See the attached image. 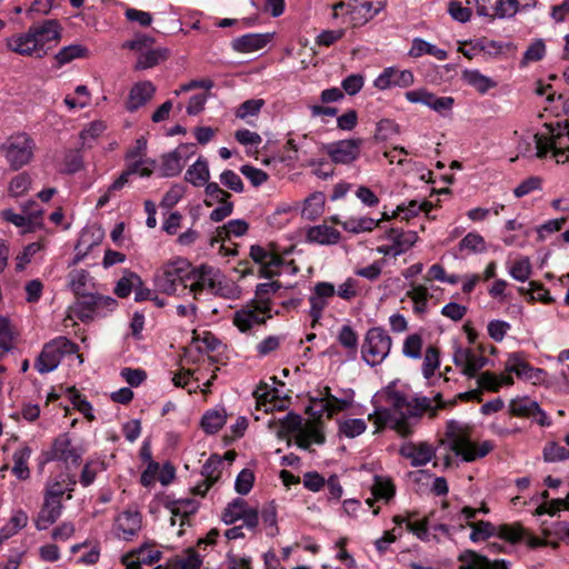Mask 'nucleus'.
Returning <instances> with one entry per match:
<instances>
[{
    "label": "nucleus",
    "instance_id": "1",
    "mask_svg": "<svg viewBox=\"0 0 569 569\" xmlns=\"http://www.w3.org/2000/svg\"><path fill=\"white\" fill-rule=\"evenodd\" d=\"M383 395L390 408H377L368 417L375 423L376 432L389 427L400 436L407 437L412 433L415 426L425 412L431 411L432 416L436 415V409L429 397L419 396L409 399L403 392L396 389L395 382L383 389Z\"/></svg>",
    "mask_w": 569,
    "mask_h": 569
},
{
    "label": "nucleus",
    "instance_id": "2",
    "mask_svg": "<svg viewBox=\"0 0 569 569\" xmlns=\"http://www.w3.org/2000/svg\"><path fill=\"white\" fill-rule=\"evenodd\" d=\"M62 27L56 19L32 24L27 32L7 39L8 48L21 56L43 58L61 40Z\"/></svg>",
    "mask_w": 569,
    "mask_h": 569
},
{
    "label": "nucleus",
    "instance_id": "3",
    "mask_svg": "<svg viewBox=\"0 0 569 569\" xmlns=\"http://www.w3.org/2000/svg\"><path fill=\"white\" fill-rule=\"evenodd\" d=\"M191 263L183 258H176L163 263L154 273L156 288L168 296L188 293Z\"/></svg>",
    "mask_w": 569,
    "mask_h": 569
},
{
    "label": "nucleus",
    "instance_id": "4",
    "mask_svg": "<svg viewBox=\"0 0 569 569\" xmlns=\"http://www.w3.org/2000/svg\"><path fill=\"white\" fill-rule=\"evenodd\" d=\"M446 437L450 442V449L467 462L486 457L493 449V443L489 440L479 446L473 443L470 440V427L457 420L447 422Z\"/></svg>",
    "mask_w": 569,
    "mask_h": 569
},
{
    "label": "nucleus",
    "instance_id": "5",
    "mask_svg": "<svg viewBox=\"0 0 569 569\" xmlns=\"http://www.w3.org/2000/svg\"><path fill=\"white\" fill-rule=\"evenodd\" d=\"M223 281L224 277L218 268L206 263L199 267L191 264L188 293L192 295L194 299H199L203 292L218 297H229V288Z\"/></svg>",
    "mask_w": 569,
    "mask_h": 569
},
{
    "label": "nucleus",
    "instance_id": "6",
    "mask_svg": "<svg viewBox=\"0 0 569 569\" xmlns=\"http://www.w3.org/2000/svg\"><path fill=\"white\" fill-rule=\"evenodd\" d=\"M392 347V338L382 327H372L367 330L361 346V358L370 367L385 361Z\"/></svg>",
    "mask_w": 569,
    "mask_h": 569
},
{
    "label": "nucleus",
    "instance_id": "7",
    "mask_svg": "<svg viewBox=\"0 0 569 569\" xmlns=\"http://www.w3.org/2000/svg\"><path fill=\"white\" fill-rule=\"evenodd\" d=\"M34 141L27 133L10 136L0 147L2 156L13 170L28 164L33 157Z\"/></svg>",
    "mask_w": 569,
    "mask_h": 569
},
{
    "label": "nucleus",
    "instance_id": "8",
    "mask_svg": "<svg viewBox=\"0 0 569 569\" xmlns=\"http://www.w3.org/2000/svg\"><path fill=\"white\" fill-rule=\"evenodd\" d=\"M78 352V345L66 337H58L46 343L34 362L36 369L40 373L53 371L66 355Z\"/></svg>",
    "mask_w": 569,
    "mask_h": 569
},
{
    "label": "nucleus",
    "instance_id": "9",
    "mask_svg": "<svg viewBox=\"0 0 569 569\" xmlns=\"http://www.w3.org/2000/svg\"><path fill=\"white\" fill-rule=\"evenodd\" d=\"M536 154L539 158L546 157L551 152L558 163H563L569 159V133L561 131L550 134H535Z\"/></svg>",
    "mask_w": 569,
    "mask_h": 569
},
{
    "label": "nucleus",
    "instance_id": "10",
    "mask_svg": "<svg viewBox=\"0 0 569 569\" xmlns=\"http://www.w3.org/2000/svg\"><path fill=\"white\" fill-rule=\"evenodd\" d=\"M46 455L47 461H59L66 466H78L83 450L72 445L69 433H61L53 440L51 449Z\"/></svg>",
    "mask_w": 569,
    "mask_h": 569
},
{
    "label": "nucleus",
    "instance_id": "11",
    "mask_svg": "<svg viewBox=\"0 0 569 569\" xmlns=\"http://www.w3.org/2000/svg\"><path fill=\"white\" fill-rule=\"evenodd\" d=\"M363 140L345 139L326 144L323 148L336 164H350L360 157Z\"/></svg>",
    "mask_w": 569,
    "mask_h": 569
},
{
    "label": "nucleus",
    "instance_id": "12",
    "mask_svg": "<svg viewBox=\"0 0 569 569\" xmlns=\"http://www.w3.org/2000/svg\"><path fill=\"white\" fill-rule=\"evenodd\" d=\"M405 98L410 103L423 104L443 117L451 112L455 104L452 97H438L425 88L407 91Z\"/></svg>",
    "mask_w": 569,
    "mask_h": 569
},
{
    "label": "nucleus",
    "instance_id": "13",
    "mask_svg": "<svg viewBox=\"0 0 569 569\" xmlns=\"http://www.w3.org/2000/svg\"><path fill=\"white\" fill-rule=\"evenodd\" d=\"M452 360L456 367L461 368V373L468 378H476L489 362V359L481 352L463 347L455 349Z\"/></svg>",
    "mask_w": 569,
    "mask_h": 569
},
{
    "label": "nucleus",
    "instance_id": "14",
    "mask_svg": "<svg viewBox=\"0 0 569 569\" xmlns=\"http://www.w3.org/2000/svg\"><path fill=\"white\" fill-rule=\"evenodd\" d=\"M387 0H350L348 14L353 28L362 27L373 19L386 6Z\"/></svg>",
    "mask_w": 569,
    "mask_h": 569
},
{
    "label": "nucleus",
    "instance_id": "15",
    "mask_svg": "<svg viewBox=\"0 0 569 569\" xmlns=\"http://www.w3.org/2000/svg\"><path fill=\"white\" fill-rule=\"evenodd\" d=\"M250 257L256 263L260 264V277L266 279L278 276L279 269L284 263V260L280 254L259 244L250 247Z\"/></svg>",
    "mask_w": 569,
    "mask_h": 569
},
{
    "label": "nucleus",
    "instance_id": "16",
    "mask_svg": "<svg viewBox=\"0 0 569 569\" xmlns=\"http://www.w3.org/2000/svg\"><path fill=\"white\" fill-rule=\"evenodd\" d=\"M194 153L193 143H181L173 151L161 158V174L163 177H176L181 171L186 161Z\"/></svg>",
    "mask_w": 569,
    "mask_h": 569
},
{
    "label": "nucleus",
    "instance_id": "17",
    "mask_svg": "<svg viewBox=\"0 0 569 569\" xmlns=\"http://www.w3.org/2000/svg\"><path fill=\"white\" fill-rule=\"evenodd\" d=\"M272 317L271 310H261L258 308V302L252 300L246 307L236 311L233 323L241 332H247L253 326L262 325Z\"/></svg>",
    "mask_w": 569,
    "mask_h": 569
},
{
    "label": "nucleus",
    "instance_id": "18",
    "mask_svg": "<svg viewBox=\"0 0 569 569\" xmlns=\"http://www.w3.org/2000/svg\"><path fill=\"white\" fill-rule=\"evenodd\" d=\"M142 527V515L134 509H127L120 512L113 525L118 538L130 541L138 535Z\"/></svg>",
    "mask_w": 569,
    "mask_h": 569
},
{
    "label": "nucleus",
    "instance_id": "19",
    "mask_svg": "<svg viewBox=\"0 0 569 569\" xmlns=\"http://www.w3.org/2000/svg\"><path fill=\"white\" fill-rule=\"evenodd\" d=\"M415 83V76L411 70H400L396 67L385 68L375 79L373 86L379 90H388L393 87L408 88Z\"/></svg>",
    "mask_w": 569,
    "mask_h": 569
},
{
    "label": "nucleus",
    "instance_id": "20",
    "mask_svg": "<svg viewBox=\"0 0 569 569\" xmlns=\"http://www.w3.org/2000/svg\"><path fill=\"white\" fill-rule=\"evenodd\" d=\"M336 295V288L332 283L321 281L316 283L312 293L309 297L310 310L309 315L312 319V327L319 322L322 317L325 308L328 306V300Z\"/></svg>",
    "mask_w": 569,
    "mask_h": 569
},
{
    "label": "nucleus",
    "instance_id": "21",
    "mask_svg": "<svg viewBox=\"0 0 569 569\" xmlns=\"http://www.w3.org/2000/svg\"><path fill=\"white\" fill-rule=\"evenodd\" d=\"M497 537L500 539H503L505 541H508L512 545L519 543L521 541H526V543L530 548H537L545 546L546 542L536 537L530 535L526 528H523L520 523H503L499 525L497 527Z\"/></svg>",
    "mask_w": 569,
    "mask_h": 569
},
{
    "label": "nucleus",
    "instance_id": "22",
    "mask_svg": "<svg viewBox=\"0 0 569 569\" xmlns=\"http://www.w3.org/2000/svg\"><path fill=\"white\" fill-rule=\"evenodd\" d=\"M497 537L500 539H503L505 541H508L512 545L519 543L521 541H526V543L530 548H537L545 546L546 542L536 537L530 535L526 528H523L520 523H503L499 525L497 527Z\"/></svg>",
    "mask_w": 569,
    "mask_h": 569
},
{
    "label": "nucleus",
    "instance_id": "23",
    "mask_svg": "<svg viewBox=\"0 0 569 569\" xmlns=\"http://www.w3.org/2000/svg\"><path fill=\"white\" fill-rule=\"evenodd\" d=\"M76 485L77 480L74 475L61 473L56 478L47 480L43 496L62 502L63 496L67 495V499L70 500Z\"/></svg>",
    "mask_w": 569,
    "mask_h": 569
},
{
    "label": "nucleus",
    "instance_id": "24",
    "mask_svg": "<svg viewBox=\"0 0 569 569\" xmlns=\"http://www.w3.org/2000/svg\"><path fill=\"white\" fill-rule=\"evenodd\" d=\"M399 453L409 459L412 467H422L432 460L436 450L428 442H405L400 446Z\"/></svg>",
    "mask_w": 569,
    "mask_h": 569
},
{
    "label": "nucleus",
    "instance_id": "25",
    "mask_svg": "<svg viewBox=\"0 0 569 569\" xmlns=\"http://www.w3.org/2000/svg\"><path fill=\"white\" fill-rule=\"evenodd\" d=\"M156 86L149 81H139L134 83L128 94L126 108L129 112H134L146 106L154 96Z\"/></svg>",
    "mask_w": 569,
    "mask_h": 569
},
{
    "label": "nucleus",
    "instance_id": "26",
    "mask_svg": "<svg viewBox=\"0 0 569 569\" xmlns=\"http://www.w3.org/2000/svg\"><path fill=\"white\" fill-rule=\"evenodd\" d=\"M506 371L515 373L518 378L539 381L545 371L542 369L531 367L525 361L519 353H510L505 366Z\"/></svg>",
    "mask_w": 569,
    "mask_h": 569
},
{
    "label": "nucleus",
    "instance_id": "27",
    "mask_svg": "<svg viewBox=\"0 0 569 569\" xmlns=\"http://www.w3.org/2000/svg\"><path fill=\"white\" fill-rule=\"evenodd\" d=\"M63 503L60 500L50 499L43 496V503L36 518L38 530H46L53 525L62 513Z\"/></svg>",
    "mask_w": 569,
    "mask_h": 569
},
{
    "label": "nucleus",
    "instance_id": "28",
    "mask_svg": "<svg viewBox=\"0 0 569 569\" xmlns=\"http://www.w3.org/2000/svg\"><path fill=\"white\" fill-rule=\"evenodd\" d=\"M269 33H248L232 40V49L240 53H250L264 48L270 41Z\"/></svg>",
    "mask_w": 569,
    "mask_h": 569
},
{
    "label": "nucleus",
    "instance_id": "29",
    "mask_svg": "<svg viewBox=\"0 0 569 569\" xmlns=\"http://www.w3.org/2000/svg\"><path fill=\"white\" fill-rule=\"evenodd\" d=\"M306 239L321 246L336 244L340 240V232L331 226L318 224L307 230Z\"/></svg>",
    "mask_w": 569,
    "mask_h": 569
},
{
    "label": "nucleus",
    "instance_id": "30",
    "mask_svg": "<svg viewBox=\"0 0 569 569\" xmlns=\"http://www.w3.org/2000/svg\"><path fill=\"white\" fill-rule=\"evenodd\" d=\"M167 508L172 513L171 526H176L177 518H180V527L184 526L189 516L197 512L199 503L191 498L173 500L167 505Z\"/></svg>",
    "mask_w": 569,
    "mask_h": 569
},
{
    "label": "nucleus",
    "instance_id": "31",
    "mask_svg": "<svg viewBox=\"0 0 569 569\" xmlns=\"http://www.w3.org/2000/svg\"><path fill=\"white\" fill-rule=\"evenodd\" d=\"M385 237L391 242L398 256L408 251L418 240L416 231H403L396 228L388 230Z\"/></svg>",
    "mask_w": 569,
    "mask_h": 569
},
{
    "label": "nucleus",
    "instance_id": "32",
    "mask_svg": "<svg viewBox=\"0 0 569 569\" xmlns=\"http://www.w3.org/2000/svg\"><path fill=\"white\" fill-rule=\"evenodd\" d=\"M209 179L210 170L208 161L203 157H199L184 173V180L193 187H203L209 182Z\"/></svg>",
    "mask_w": 569,
    "mask_h": 569
},
{
    "label": "nucleus",
    "instance_id": "33",
    "mask_svg": "<svg viewBox=\"0 0 569 569\" xmlns=\"http://www.w3.org/2000/svg\"><path fill=\"white\" fill-rule=\"evenodd\" d=\"M96 297L97 293H93L91 291L78 296L77 301L70 307V310L81 321H88L93 319L96 311Z\"/></svg>",
    "mask_w": 569,
    "mask_h": 569
},
{
    "label": "nucleus",
    "instance_id": "34",
    "mask_svg": "<svg viewBox=\"0 0 569 569\" xmlns=\"http://www.w3.org/2000/svg\"><path fill=\"white\" fill-rule=\"evenodd\" d=\"M68 286L74 296L84 295L91 291L93 279L84 269H76L68 274Z\"/></svg>",
    "mask_w": 569,
    "mask_h": 569
},
{
    "label": "nucleus",
    "instance_id": "35",
    "mask_svg": "<svg viewBox=\"0 0 569 569\" xmlns=\"http://www.w3.org/2000/svg\"><path fill=\"white\" fill-rule=\"evenodd\" d=\"M409 57L419 58L423 54H429L437 58L440 61H443L448 58V52L443 49L438 48L437 46L421 39L415 38L411 43V48L408 51Z\"/></svg>",
    "mask_w": 569,
    "mask_h": 569
},
{
    "label": "nucleus",
    "instance_id": "36",
    "mask_svg": "<svg viewBox=\"0 0 569 569\" xmlns=\"http://www.w3.org/2000/svg\"><path fill=\"white\" fill-rule=\"evenodd\" d=\"M253 396L257 400V409L259 410L269 412L277 407L274 403L279 398L277 388H270L267 383L261 382L253 391Z\"/></svg>",
    "mask_w": 569,
    "mask_h": 569
},
{
    "label": "nucleus",
    "instance_id": "37",
    "mask_svg": "<svg viewBox=\"0 0 569 569\" xmlns=\"http://www.w3.org/2000/svg\"><path fill=\"white\" fill-rule=\"evenodd\" d=\"M462 79L480 94H486L490 89L497 87V82L495 80L482 74L479 70H465Z\"/></svg>",
    "mask_w": 569,
    "mask_h": 569
},
{
    "label": "nucleus",
    "instance_id": "38",
    "mask_svg": "<svg viewBox=\"0 0 569 569\" xmlns=\"http://www.w3.org/2000/svg\"><path fill=\"white\" fill-rule=\"evenodd\" d=\"M30 456L31 449L28 446L19 448L12 456V472L20 480H26L30 477V470L28 467V460L30 459Z\"/></svg>",
    "mask_w": 569,
    "mask_h": 569
},
{
    "label": "nucleus",
    "instance_id": "39",
    "mask_svg": "<svg viewBox=\"0 0 569 569\" xmlns=\"http://www.w3.org/2000/svg\"><path fill=\"white\" fill-rule=\"evenodd\" d=\"M168 58L167 49H151L144 52H141L137 59L134 69L136 70H146L156 67L161 61Z\"/></svg>",
    "mask_w": 569,
    "mask_h": 569
},
{
    "label": "nucleus",
    "instance_id": "40",
    "mask_svg": "<svg viewBox=\"0 0 569 569\" xmlns=\"http://www.w3.org/2000/svg\"><path fill=\"white\" fill-rule=\"evenodd\" d=\"M467 526L471 529L469 535V539L472 542L485 541L491 537L497 536V527L490 521H476V522H467Z\"/></svg>",
    "mask_w": 569,
    "mask_h": 569
},
{
    "label": "nucleus",
    "instance_id": "41",
    "mask_svg": "<svg viewBox=\"0 0 569 569\" xmlns=\"http://www.w3.org/2000/svg\"><path fill=\"white\" fill-rule=\"evenodd\" d=\"M227 415L223 409L207 411L201 419L202 429L210 435L218 432L226 423Z\"/></svg>",
    "mask_w": 569,
    "mask_h": 569
},
{
    "label": "nucleus",
    "instance_id": "42",
    "mask_svg": "<svg viewBox=\"0 0 569 569\" xmlns=\"http://www.w3.org/2000/svg\"><path fill=\"white\" fill-rule=\"evenodd\" d=\"M459 569H489V559L473 550H465L458 557Z\"/></svg>",
    "mask_w": 569,
    "mask_h": 569
},
{
    "label": "nucleus",
    "instance_id": "43",
    "mask_svg": "<svg viewBox=\"0 0 569 569\" xmlns=\"http://www.w3.org/2000/svg\"><path fill=\"white\" fill-rule=\"evenodd\" d=\"M141 284V277L132 271H124L123 276L117 281L114 293L119 298H127L137 286Z\"/></svg>",
    "mask_w": 569,
    "mask_h": 569
},
{
    "label": "nucleus",
    "instance_id": "44",
    "mask_svg": "<svg viewBox=\"0 0 569 569\" xmlns=\"http://www.w3.org/2000/svg\"><path fill=\"white\" fill-rule=\"evenodd\" d=\"M281 288L277 281L259 283L256 288L254 301L261 310H271V301L269 296L276 293Z\"/></svg>",
    "mask_w": 569,
    "mask_h": 569
},
{
    "label": "nucleus",
    "instance_id": "45",
    "mask_svg": "<svg viewBox=\"0 0 569 569\" xmlns=\"http://www.w3.org/2000/svg\"><path fill=\"white\" fill-rule=\"evenodd\" d=\"M538 406V402L531 398L522 397L511 400L509 409L513 416L531 418L535 417Z\"/></svg>",
    "mask_w": 569,
    "mask_h": 569
},
{
    "label": "nucleus",
    "instance_id": "46",
    "mask_svg": "<svg viewBox=\"0 0 569 569\" xmlns=\"http://www.w3.org/2000/svg\"><path fill=\"white\" fill-rule=\"evenodd\" d=\"M88 53V49L81 44H69L59 50L54 56L57 67L60 68L77 58H83Z\"/></svg>",
    "mask_w": 569,
    "mask_h": 569
},
{
    "label": "nucleus",
    "instance_id": "47",
    "mask_svg": "<svg viewBox=\"0 0 569 569\" xmlns=\"http://www.w3.org/2000/svg\"><path fill=\"white\" fill-rule=\"evenodd\" d=\"M311 443L323 445L326 442L325 425L322 420H308L300 430Z\"/></svg>",
    "mask_w": 569,
    "mask_h": 569
},
{
    "label": "nucleus",
    "instance_id": "48",
    "mask_svg": "<svg viewBox=\"0 0 569 569\" xmlns=\"http://www.w3.org/2000/svg\"><path fill=\"white\" fill-rule=\"evenodd\" d=\"M380 221L369 217L349 218L342 223V227L348 232L360 233L373 230Z\"/></svg>",
    "mask_w": 569,
    "mask_h": 569
},
{
    "label": "nucleus",
    "instance_id": "49",
    "mask_svg": "<svg viewBox=\"0 0 569 569\" xmlns=\"http://www.w3.org/2000/svg\"><path fill=\"white\" fill-rule=\"evenodd\" d=\"M316 396H310V403L313 405H322V403H335L338 405V409H347L351 402L347 399H339L331 393V389L328 386H325L321 389H318Z\"/></svg>",
    "mask_w": 569,
    "mask_h": 569
},
{
    "label": "nucleus",
    "instance_id": "50",
    "mask_svg": "<svg viewBox=\"0 0 569 569\" xmlns=\"http://www.w3.org/2000/svg\"><path fill=\"white\" fill-rule=\"evenodd\" d=\"M407 297L413 301V311L416 313L423 315L427 312L429 299V291L427 287L422 284L412 286V288L407 292Z\"/></svg>",
    "mask_w": 569,
    "mask_h": 569
},
{
    "label": "nucleus",
    "instance_id": "51",
    "mask_svg": "<svg viewBox=\"0 0 569 569\" xmlns=\"http://www.w3.org/2000/svg\"><path fill=\"white\" fill-rule=\"evenodd\" d=\"M247 502L242 498H236L228 503L222 512V521L226 525H232L237 520L241 519L244 511L247 510Z\"/></svg>",
    "mask_w": 569,
    "mask_h": 569
},
{
    "label": "nucleus",
    "instance_id": "52",
    "mask_svg": "<svg viewBox=\"0 0 569 569\" xmlns=\"http://www.w3.org/2000/svg\"><path fill=\"white\" fill-rule=\"evenodd\" d=\"M532 272L530 259L528 257H521L512 262L509 268V274L512 279L526 282Z\"/></svg>",
    "mask_w": 569,
    "mask_h": 569
},
{
    "label": "nucleus",
    "instance_id": "53",
    "mask_svg": "<svg viewBox=\"0 0 569 569\" xmlns=\"http://www.w3.org/2000/svg\"><path fill=\"white\" fill-rule=\"evenodd\" d=\"M423 340L420 333H411L406 337L402 345V353L410 359H420Z\"/></svg>",
    "mask_w": 569,
    "mask_h": 569
},
{
    "label": "nucleus",
    "instance_id": "54",
    "mask_svg": "<svg viewBox=\"0 0 569 569\" xmlns=\"http://www.w3.org/2000/svg\"><path fill=\"white\" fill-rule=\"evenodd\" d=\"M222 461L217 455H212L202 466L201 476L212 486L219 480Z\"/></svg>",
    "mask_w": 569,
    "mask_h": 569
},
{
    "label": "nucleus",
    "instance_id": "55",
    "mask_svg": "<svg viewBox=\"0 0 569 569\" xmlns=\"http://www.w3.org/2000/svg\"><path fill=\"white\" fill-rule=\"evenodd\" d=\"M542 456L546 462L565 461L569 460V450L556 441H550L545 445Z\"/></svg>",
    "mask_w": 569,
    "mask_h": 569
},
{
    "label": "nucleus",
    "instance_id": "56",
    "mask_svg": "<svg viewBox=\"0 0 569 569\" xmlns=\"http://www.w3.org/2000/svg\"><path fill=\"white\" fill-rule=\"evenodd\" d=\"M366 429L367 423L360 418L347 419L339 423V432L347 438H356L362 435Z\"/></svg>",
    "mask_w": 569,
    "mask_h": 569
},
{
    "label": "nucleus",
    "instance_id": "57",
    "mask_svg": "<svg viewBox=\"0 0 569 569\" xmlns=\"http://www.w3.org/2000/svg\"><path fill=\"white\" fill-rule=\"evenodd\" d=\"M459 250L469 253L483 252L486 250L485 239L479 233L469 232L459 242Z\"/></svg>",
    "mask_w": 569,
    "mask_h": 569
},
{
    "label": "nucleus",
    "instance_id": "58",
    "mask_svg": "<svg viewBox=\"0 0 569 569\" xmlns=\"http://www.w3.org/2000/svg\"><path fill=\"white\" fill-rule=\"evenodd\" d=\"M371 491L375 499H383L389 501L395 496L396 489L390 479L375 477Z\"/></svg>",
    "mask_w": 569,
    "mask_h": 569
},
{
    "label": "nucleus",
    "instance_id": "59",
    "mask_svg": "<svg viewBox=\"0 0 569 569\" xmlns=\"http://www.w3.org/2000/svg\"><path fill=\"white\" fill-rule=\"evenodd\" d=\"M440 365L439 350L435 346H428L422 362V375L429 379L435 375L436 369Z\"/></svg>",
    "mask_w": 569,
    "mask_h": 569
},
{
    "label": "nucleus",
    "instance_id": "60",
    "mask_svg": "<svg viewBox=\"0 0 569 569\" xmlns=\"http://www.w3.org/2000/svg\"><path fill=\"white\" fill-rule=\"evenodd\" d=\"M279 437H283L291 432H300L303 425L301 416L295 412L287 413L283 418L279 420Z\"/></svg>",
    "mask_w": 569,
    "mask_h": 569
},
{
    "label": "nucleus",
    "instance_id": "61",
    "mask_svg": "<svg viewBox=\"0 0 569 569\" xmlns=\"http://www.w3.org/2000/svg\"><path fill=\"white\" fill-rule=\"evenodd\" d=\"M133 555L140 559V562L147 566L158 562L162 557V552L156 549L153 543L141 545L133 551Z\"/></svg>",
    "mask_w": 569,
    "mask_h": 569
},
{
    "label": "nucleus",
    "instance_id": "62",
    "mask_svg": "<svg viewBox=\"0 0 569 569\" xmlns=\"http://www.w3.org/2000/svg\"><path fill=\"white\" fill-rule=\"evenodd\" d=\"M323 209V196L322 193H312L305 200L302 214L308 219L317 218Z\"/></svg>",
    "mask_w": 569,
    "mask_h": 569
},
{
    "label": "nucleus",
    "instance_id": "63",
    "mask_svg": "<svg viewBox=\"0 0 569 569\" xmlns=\"http://www.w3.org/2000/svg\"><path fill=\"white\" fill-rule=\"evenodd\" d=\"M106 123L100 120H96L86 126L80 132V139L83 146L91 147V142L96 140L104 130Z\"/></svg>",
    "mask_w": 569,
    "mask_h": 569
},
{
    "label": "nucleus",
    "instance_id": "64",
    "mask_svg": "<svg viewBox=\"0 0 569 569\" xmlns=\"http://www.w3.org/2000/svg\"><path fill=\"white\" fill-rule=\"evenodd\" d=\"M31 186V177L27 172H21L13 177L9 184V193L12 197L23 196Z\"/></svg>",
    "mask_w": 569,
    "mask_h": 569
}]
</instances>
